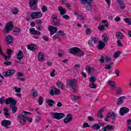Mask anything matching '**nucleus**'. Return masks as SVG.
Segmentation results:
<instances>
[{
  "instance_id": "f257e3e1",
  "label": "nucleus",
  "mask_w": 131,
  "mask_h": 131,
  "mask_svg": "<svg viewBox=\"0 0 131 131\" xmlns=\"http://www.w3.org/2000/svg\"><path fill=\"white\" fill-rule=\"evenodd\" d=\"M76 82H77V80L76 79L68 80L66 86L71 88V89L73 90V92L75 93L76 92V88L77 86Z\"/></svg>"
},
{
  "instance_id": "f03ea898",
  "label": "nucleus",
  "mask_w": 131,
  "mask_h": 131,
  "mask_svg": "<svg viewBox=\"0 0 131 131\" xmlns=\"http://www.w3.org/2000/svg\"><path fill=\"white\" fill-rule=\"evenodd\" d=\"M31 113L28 112H23L20 114L18 115L17 116V119L20 122L22 123L23 122H26L27 121V114H31Z\"/></svg>"
},
{
  "instance_id": "7ed1b4c3",
  "label": "nucleus",
  "mask_w": 131,
  "mask_h": 131,
  "mask_svg": "<svg viewBox=\"0 0 131 131\" xmlns=\"http://www.w3.org/2000/svg\"><path fill=\"white\" fill-rule=\"evenodd\" d=\"M51 115L53 118L57 120H60V119L65 117V114L62 113H51Z\"/></svg>"
},
{
  "instance_id": "20e7f679",
  "label": "nucleus",
  "mask_w": 131,
  "mask_h": 131,
  "mask_svg": "<svg viewBox=\"0 0 131 131\" xmlns=\"http://www.w3.org/2000/svg\"><path fill=\"white\" fill-rule=\"evenodd\" d=\"M5 103L6 105H9V104H10V108H12L13 106V107H15L17 105V102L16 101V100L13 99L12 98H7L6 100Z\"/></svg>"
},
{
  "instance_id": "39448f33",
  "label": "nucleus",
  "mask_w": 131,
  "mask_h": 131,
  "mask_svg": "<svg viewBox=\"0 0 131 131\" xmlns=\"http://www.w3.org/2000/svg\"><path fill=\"white\" fill-rule=\"evenodd\" d=\"M37 3H38V0H30L29 2V5L33 11H35L37 9V7L36 6Z\"/></svg>"
},
{
  "instance_id": "423d86ee",
  "label": "nucleus",
  "mask_w": 131,
  "mask_h": 131,
  "mask_svg": "<svg viewBox=\"0 0 131 131\" xmlns=\"http://www.w3.org/2000/svg\"><path fill=\"white\" fill-rule=\"evenodd\" d=\"M13 28H14V24H13V22L10 21L9 23L6 25L4 31L6 33H9Z\"/></svg>"
},
{
  "instance_id": "0eeeda50",
  "label": "nucleus",
  "mask_w": 131,
  "mask_h": 131,
  "mask_svg": "<svg viewBox=\"0 0 131 131\" xmlns=\"http://www.w3.org/2000/svg\"><path fill=\"white\" fill-rule=\"evenodd\" d=\"M60 93H61V90L53 86L51 87L49 94L50 96H54V95H59Z\"/></svg>"
},
{
  "instance_id": "6e6552de",
  "label": "nucleus",
  "mask_w": 131,
  "mask_h": 131,
  "mask_svg": "<svg viewBox=\"0 0 131 131\" xmlns=\"http://www.w3.org/2000/svg\"><path fill=\"white\" fill-rule=\"evenodd\" d=\"M31 17L32 19H39L42 17V13L40 12H33L31 14Z\"/></svg>"
},
{
  "instance_id": "1a4fd4ad",
  "label": "nucleus",
  "mask_w": 131,
  "mask_h": 131,
  "mask_svg": "<svg viewBox=\"0 0 131 131\" xmlns=\"http://www.w3.org/2000/svg\"><path fill=\"white\" fill-rule=\"evenodd\" d=\"M16 73V70L14 69H9L7 71L3 73V75L5 77H9V76H12Z\"/></svg>"
},
{
  "instance_id": "9d476101",
  "label": "nucleus",
  "mask_w": 131,
  "mask_h": 131,
  "mask_svg": "<svg viewBox=\"0 0 131 131\" xmlns=\"http://www.w3.org/2000/svg\"><path fill=\"white\" fill-rule=\"evenodd\" d=\"M116 118V115H115V113L114 112H112V113H109L106 114V117L104 119V121H106L108 122L109 120H108V118H112V119H115Z\"/></svg>"
},
{
  "instance_id": "9b49d317",
  "label": "nucleus",
  "mask_w": 131,
  "mask_h": 131,
  "mask_svg": "<svg viewBox=\"0 0 131 131\" xmlns=\"http://www.w3.org/2000/svg\"><path fill=\"white\" fill-rule=\"evenodd\" d=\"M98 42V38H90L89 41H88V45L90 47H92V46H95L97 45Z\"/></svg>"
},
{
  "instance_id": "f8f14e48",
  "label": "nucleus",
  "mask_w": 131,
  "mask_h": 131,
  "mask_svg": "<svg viewBox=\"0 0 131 131\" xmlns=\"http://www.w3.org/2000/svg\"><path fill=\"white\" fill-rule=\"evenodd\" d=\"M48 30L50 32V35H53L54 33H56V32L58 31V28H57V27H54L53 26H49Z\"/></svg>"
},
{
  "instance_id": "ddd939ff",
  "label": "nucleus",
  "mask_w": 131,
  "mask_h": 131,
  "mask_svg": "<svg viewBox=\"0 0 131 131\" xmlns=\"http://www.w3.org/2000/svg\"><path fill=\"white\" fill-rule=\"evenodd\" d=\"M128 112H129V109L126 107H121L120 109V114L121 116H123L124 114H126Z\"/></svg>"
},
{
  "instance_id": "4468645a",
  "label": "nucleus",
  "mask_w": 131,
  "mask_h": 131,
  "mask_svg": "<svg viewBox=\"0 0 131 131\" xmlns=\"http://www.w3.org/2000/svg\"><path fill=\"white\" fill-rule=\"evenodd\" d=\"M12 122H10V120H4L2 121L1 124L3 126L6 127V128H9L8 125H10Z\"/></svg>"
},
{
  "instance_id": "2eb2a0df",
  "label": "nucleus",
  "mask_w": 131,
  "mask_h": 131,
  "mask_svg": "<svg viewBox=\"0 0 131 131\" xmlns=\"http://www.w3.org/2000/svg\"><path fill=\"white\" fill-rule=\"evenodd\" d=\"M85 70L87 71V72L90 74V75H92L93 73H94L95 70L94 68L90 67L89 66H87L85 67Z\"/></svg>"
},
{
  "instance_id": "dca6fc26",
  "label": "nucleus",
  "mask_w": 131,
  "mask_h": 131,
  "mask_svg": "<svg viewBox=\"0 0 131 131\" xmlns=\"http://www.w3.org/2000/svg\"><path fill=\"white\" fill-rule=\"evenodd\" d=\"M72 121V115L68 114L63 120L64 123L67 124Z\"/></svg>"
},
{
  "instance_id": "f3484780",
  "label": "nucleus",
  "mask_w": 131,
  "mask_h": 131,
  "mask_svg": "<svg viewBox=\"0 0 131 131\" xmlns=\"http://www.w3.org/2000/svg\"><path fill=\"white\" fill-rule=\"evenodd\" d=\"M79 48L77 47H73L69 50V53L73 55H77Z\"/></svg>"
},
{
  "instance_id": "a211bd4d",
  "label": "nucleus",
  "mask_w": 131,
  "mask_h": 131,
  "mask_svg": "<svg viewBox=\"0 0 131 131\" xmlns=\"http://www.w3.org/2000/svg\"><path fill=\"white\" fill-rule=\"evenodd\" d=\"M6 42L8 45H11L14 42V37L12 35H8L6 37Z\"/></svg>"
},
{
  "instance_id": "6ab92c4d",
  "label": "nucleus",
  "mask_w": 131,
  "mask_h": 131,
  "mask_svg": "<svg viewBox=\"0 0 131 131\" xmlns=\"http://www.w3.org/2000/svg\"><path fill=\"white\" fill-rule=\"evenodd\" d=\"M125 100V96H121L118 99V102L117 103V106H119V105H121V104H123V102Z\"/></svg>"
},
{
  "instance_id": "aec40b11",
  "label": "nucleus",
  "mask_w": 131,
  "mask_h": 131,
  "mask_svg": "<svg viewBox=\"0 0 131 131\" xmlns=\"http://www.w3.org/2000/svg\"><path fill=\"white\" fill-rule=\"evenodd\" d=\"M58 11H59L61 16H63V15L66 14L67 12V10L61 6L58 7Z\"/></svg>"
},
{
  "instance_id": "412c9836",
  "label": "nucleus",
  "mask_w": 131,
  "mask_h": 131,
  "mask_svg": "<svg viewBox=\"0 0 131 131\" xmlns=\"http://www.w3.org/2000/svg\"><path fill=\"white\" fill-rule=\"evenodd\" d=\"M38 60L41 62L45 60V54L42 52H39L38 55Z\"/></svg>"
},
{
  "instance_id": "4be33fe9",
  "label": "nucleus",
  "mask_w": 131,
  "mask_h": 131,
  "mask_svg": "<svg viewBox=\"0 0 131 131\" xmlns=\"http://www.w3.org/2000/svg\"><path fill=\"white\" fill-rule=\"evenodd\" d=\"M106 45H105V43L103 42L102 40H100L98 42V49L99 50H103V48H105Z\"/></svg>"
},
{
  "instance_id": "5701e85b",
  "label": "nucleus",
  "mask_w": 131,
  "mask_h": 131,
  "mask_svg": "<svg viewBox=\"0 0 131 131\" xmlns=\"http://www.w3.org/2000/svg\"><path fill=\"white\" fill-rule=\"evenodd\" d=\"M80 3L82 5H91V4H93L94 3V0H80Z\"/></svg>"
},
{
  "instance_id": "b1692460",
  "label": "nucleus",
  "mask_w": 131,
  "mask_h": 131,
  "mask_svg": "<svg viewBox=\"0 0 131 131\" xmlns=\"http://www.w3.org/2000/svg\"><path fill=\"white\" fill-rule=\"evenodd\" d=\"M116 37L118 38V39H123L124 38V36H123V34L120 32H117L116 33Z\"/></svg>"
},
{
  "instance_id": "393cba45",
  "label": "nucleus",
  "mask_w": 131,
  "mask_h": 131,
  "mask_svg": "<svg viewBox=\"0 0 131 131\" xmlns=\"http://www.w3.org/2000/svg\"><path fill=\"white\" fill-rule=\"evenodd\" d=\"M27 48L30 51H34V50H36L37 46L34 44H30L28 45Z\"/></svg>"
},
{
  "instance_id": "a878e982",
  "label": "nucleus",
  "mask_w": 131,
  "mask_h": 131,
  "mask_svg": "<svg viewBox=\"0 0 131 131\" xmlns=\"http://www.w3.org/2000/svg\"><path fill=\"white\" fill-rule=\"evenodd\" d=\"M23 57H24L23 52L22 50H19L18 53L17 54V59L18 60H22V59H23Z\"/></svg>"
},
{
  "instance_id": "bb28decb",
  "label": "nucleus",
  "mask_w": 131,
  "mask_h": 131,
  "mask_svg": "<svg viewBox=\"0 0 131 131\" xmlns=\"http://www.w3.org/2000/svg\"><path fill=\"white\" fill-rule=\"evenodd\" d=\"M56 85L60 89V90H64V83L61 81H58L56 82Z\"/></svg>"
},
{
  "instance_id": "cd10ccee",
  "label": "nucleus",
  "mask_w": 131,
  "mask_h": 131,
  "mask_svg": "<svg viewBox=\"0 0 131 131\" xmlns=\"http://www.w3.org/2000/svg\"><path fill=\"white\" fill-rule=\"evenodd\" d=\"M102 129L106 131V130L108 129V130H113L114 129V126L111 125H107L105 127H103Z\"/></svg>"
},
{
  "instance_id": "c85d7f7f",
  "label": "nucleus",
  "mask_w": 131,
  "mask_h": 131,
  "mask_svg": "<svg viewBox=\"0 0 131 131\" xmlns=\"http://www.w3.org/2000/svg\"><path fill=\"white\" fill-rule=\"evenodd\" d=\"M46 102L48 104L49 106L53 107L54 104H55V101L53 99H48L46 101Z\"/></svg>"
},
{
  "instance_id": "c756f323",
  "label": "nucleus",
  "mask_w": 131,
  "mask_h": 131,
  "mask_svg": "<svg viewBox=\"0 0 131 131\" xmlns=\"http://www.w3.org/2000/svg\"><path fill=\"white\" fill-rule=\"evenodd\" d=\"M91 127L93 128V129L98 130L101 128V126H100L99 124H94L93 125L91 126Z\"/></svg>"
},
{
  "instance_id": "7c9ffc66",
  "label": "nucleus",
  "mask_w": 131,
  "mask_h": 131,
  "mask_svg": "<svg viewBox=\"0 0 131 131\" xmlns=\"http://www.w3.org/2000/svg\"><path fill=\"white\" fill-rule=\"evenodd\" d=\"M77 56L78 57H82L83 56H84V52L79 48V50L77 53Z\"/></svg>"
},
{
  "instance_id": "2f4dec72",
  "label": "nucleus",
  "mask_w": 131,
  "mask_h": 131,
  "mask_svg": "<svg viewBox=\"0 0 131 131\" xmlns=\"http://www.w3.org/2000/svg\"><path fill=\"white\" fill-rule=\"evenodd\" d=\"M20 31H21V29H20V28L18 27L15 28L13 30V32L15 35H18V34L20 33Z\"/></svg>"
},
{
  "instance_id": "473e14b6",
  "label": "nucleus",
  "mask_w": 131,
  "mask_h": 131,
  "mask_svg": "<svg viewBox=\"0 0 131 131\" xmlns=\"http://www.w3.org/2000/svg\"><path fill=\"white\" fill-rule=\"evenodd\" d=\"M108 85H110V86H112V88H115L116 86H115L116 85V83H115V82L112 81V80H109L107 82Z\"/></svg>"
},
{
  "instance_id": "72a5a7b5",
  "label": "nucleus",
  "mask_w": 131,
  "mask_h": 131,
  "mask_svg": "<svg viewBox=\"0 0 131 131\" xmlns=\"http://www.w3.org/2000/svg\"><path fill=\"white\" fill-rule=\"evenodd\" d=\"M108 25H100L98 27V30H100V31H103V30H105V27H108Z\"/></svg>"
},
{
  "instance_id": "f704fd0d",
  "label": "nucleus",
  "mask_w": 131,
  "mask_h": 131,
  "mask_svg": "<svg viewBox=\"0 0 131 131\" xmlns=\"http://www.w3.org/2000/svg\"><path fill=\"white\" fill-rule=\"evenodd\" d=\"M115 88L116 89L117 95H121V93L122 92V90H121V89L117 86H116Z\"/></svg>"
},
{
  "instance_id": "c9c22d12",
  "label": "nucleus",
  "mask_w": 131,
  "mask_h": 131,
  "mask_svg": "<svg viewBox=\"0 0 131 131\" xmlns=\"http://www.w3.org/2000/svg\"><path fill=\"white\" fill-rule=\"evenodd\" d=\"M113 62H111L108 64L105 65L104 68L105 69H106L107 70H109L112 68V65H113Z\"/></svg>"
},
{
  "instance_id": "e433bc0d",
  "label": "nucleus",
  "mask_w": 131,
  "mask_h": 131,
  "mask_svg": "<svg viewBox=\"0 0 131 131\" xmlns=\"http://www.w3.org/2000/svg\"><path fill=\"white\" fill-rule=\"evenodd\" d=\"M121 54V51H117L116 53H115L114 55V58L115 59H117L119 56Z\"/></svg>"
},
{
  "instance_id": "4c0bfd02",
  "label": "nucleus",
  "mask_w": 131,
  "mask_h": 131,
  "mask_svg": "<svg viewBox=\"0 0 131 131\" xmlns=\"http://www.w3.org/2000/svg\"><path fill=\"white\" fill-rule=\"evenodd\" d=\"M52 25H54V26H59V25H60V20H53L52 21Z\"/></svg>"
},
{
  "instance_id": "58836bf2",
  "label": "nucleus",
  "mask_w": 131,
  "mask_h": 131,
  "mask_svg": "<svg viewBox=\"0 0 131 131\" xmlns=\"http://www.w3.org/2000/svg\"><path fill=\"white\" fill-rule=\"evenodd\" d=\"M11 12H12V14H13L14 15H17V14H18V12H19V10H18V8H14L12 9Z\"/></svg>"
},
{
  "instance_id": "ea45409f",
  "label": "nucleus",
  "mask_w": 131,
  "mask_h": 131,
  "mask_svg": "<svg viewBox=\"0 0 131 131\" xmlns=\"http://www.w3.org/2000/svg\"><path fill=\"white\" fill-rule=\"evenodd\" d=\"M86 10L89 11H91L93 10V6H92V4H89V5L86 6Z\"/></svg>"
},
{
  "instance_id": "a19ab883",
  "label": "nucleus",
  "mask_w": 131,
  "mask_h": 131,
  "mask_svg": "<svg viewBox=\"0 0 131 131\" xmlns=\"http://www.w3.org/2000/svg\"><path fill=\"white\" fill-rule=\"evenodd\" d=\"M112 59L111 57L108 56H106L104 57V62H105V63H108V62H110V61H111Z\"/></svg>"
},
{
  "instance_id": "79ce46f5",
  "label": "nucleus",
  "mask_w": 131,
  "mask_h": 131,
  "mask_svg": "<svg viewBox=\"0 0 131 131\" xmlns=\"http://www.w3.org/2000/svg\"><path fill=\"white\" fill-rule=\"evenodd\" d=\"M89 79L91 83H94L95 82H96V77L94 76L90 77Z\"/></svg>"
},
{
  "instance_id": "37998d69",
  "label": "nucleus",
  "mask_w": 131,
  "mask_h": 131,
  "mask_svg": "<svg viewBox=\"0 0 131 131\" xmlns=\"http://www.w3.org/2000/svg\"><path fill=\"white\" fill-rule=\"evenodd\" d=\"M89 88H90V89H97V85L94 83H91L89 84Z\"/></svg>"
},
{
  "instance_id": "c03bdc74",
  "label": "nucleus",
  "mask_w": 131,
  "mask_h": 131,
  "mask_svg": "<svg viewBox=\"0 0 131 131\" xmlns=\"http://www.w3.org/2000/svg\"><path fill=\"white\" fill-rule=\"evenodd\" d=\"M38 96V92L37 91H33L32 96L33 98H36Z\"/></svg>"
},
{
  "instance_id": "a18cd8bd",
  "label": "nucleus",
  "mask_w": 131,
  "mask_h": 131,
  "mask_svg": "<svg viewBox=\"0 0 131 131\" xmlns=\"http://www.w3.org/2000/svg\"><path fill=\"white\" fill-rule=\"evenodd\" d=\"M43 102V98H42V97L40 96L38 99L39 105H42Z\"/></svg>"
},
{
  "instance_id": "49530a36",
  "label": "nucleus",
  "mask_w": 131,
  "mask_h": 131,
  "mask_svg": "<svg viewBox=\"0 0 131 131\" xmlns=\"http://www.w3.org/2000/svg\"><path fill=\"white\" fill-rule=\"evenodd\" d=\"M57 33L58 34V35H62V36H64L65 35V32H64V31L62 30H59L58 31Z\"/></svg>"
},
{
  "instance_id": "de8ad7c7",
  "label": "nucleus",
  "mask_w": 131,
  "mask_h": 131,
  "mask_svg": "<svg viewBox=\"0 0 131 131\" xmlns=\"http://www.w3.org/2000/svg\"><path fill=\"white\" fill-rule=\"evenodd\" d=\"M102 40H103V42H107V41H108V37L107 36L102 35Z\"/></svg>"
},
{
  "instance_id": "09e8293b",
  "label": "nucleus",
  "mask_w": 131,
  "mask_h": 131,
  "mask_svg": "<svg viewBox=\"0 0 131 131\" xmlns=\"http://www.w3.org/2000/svg\"><path fill=\"white\" fill-rule=\"evenodd\" d=\"M124 21L126 22V23H127L129 25H131V19L129 18H126L124 19Z\"/></svg>"
},
{
  "instance_id": "8fccbe9b",
  "label": "nucleus",
  "mask_w": 131,
  "mask_h": 131,
  "mask_svg": "<svg viewBox=\"0 0 131 131\" xmlns=\"http://www.w3.org/2000/svg\"><path fill=\"white\" fill-rule=\"evenodd\" d=\"M4 65H6L7 66H11V65H12V62L9 61V60L4 62Z\"/></svg>"
},
{
  "instance_id": "3c124183",
  "label": "nucleus",
  "mask_w": 131,
  "mask_h": 131,
  "mask_svg": "<svg viewBox=\"0 0 131 131\" xmlns=\"http://www.w3.org/2000/svg\"><path fill=\"white\" fill-rule=\"evenodd\" d=\"M99 62L101 63H104L105 62V57L103 55L101 56L100 59L99 60Z\"/></svg>"
},
{
  "instance_id": "603ef678",
  "label": "nucleus",
  "mask_w": 131,
  "mask_h": 131,
  "mask_svg": "<svg viewBox=\"0 0 131 131\" xmlns=\"http://www.w3.org/2000/svg\"><path fill=\"white\" fill-rule=\"evenodd\" d=\"M14 91L15 93H21V88H18L17 87H14Z\"/></svg>"
},
{
  "instance_id": "864d4df0",
  "label": "nucleus",
  "mask_w": 131,
  "mask_h": 131,
  "mask_svg": "<svg viewBox=\"0 0 131 131\" xmlns=\"http://www.w3.org/2000/svg\"><path fill=\"white\" fill-rule=\"evenodd\" d=\"M55 72H56V70H53V71L50 73V76L51 77H55V76H56Z\"/></svg>"
},
{
  "instance_id": "5fc2aeb1",
  "label": "nucleus",
  "mask_w": 131,
  "mask_h": 131,
  "mask_svg": "<svg viewBox=\"0 0 131 131\" xmlns=\"http://www.w3.org/2000/svg\"><path fill=\"white\" fill-rule=\"evenodd\" d=\"M3 103H5V104H6V100H5L4 97H2L0 99V103L3 104Z\"/></svg>"
},
{
  "instance_id": "6e6d98bb",
  "label": "nucleus",
  "mask_w": 131,
  "mask_h": 131,
  "mask_svg": "<svg viewBox=\"0 0 131 131\" xmlns=\"http://www.w3.org/2000/svg\"><path fill=\"white\" fill-rule=\"evenodd\" d=\"M29 30H30V34H33V35H34V31L35 30V29L32 28H30Z\"/></svg>"
},
{
  "instance_id": "4d7b16f0",
  "label": "nucleus",
  "mask_w": 131,
  "mask_h": 131,
  "mask_svg": "<svg viewBox=\"0 0 131 131\" xmlns=\"http://www.w3.org/2000/svg\"><path fill=\"white\" fill-rule=\"evenodd\" d=\"M42 11L45 13V12H47L48 11V8H47V6H43L41 8Z\"/></svg>"
},
{
  "instance_id": "13d9d810",
  "label": "nucleus",
  "mask_w": 131,
  "mask_h": 131,
  "mask_svg": "<svg viewBox=\"0 0 131 131\" xmlns=\"http://www.w3.org/2000/svg\"><path fill=\"white\" fill-rule=\"evenodd\" d=\"M86 34H88V35H90L91 33H92V30L91 29H87L85 31Z\"/></svg>"
},
{
  "instance_id": "bf43d9fd",
  "label": "nucleus",
  "mask_w": 131,
  "mask_h": 131,
  "mask_svg": "<svg viewBox=\"0 0 131 131\" xmlns=\"http://www.w3.org/2000/svg\"><path fill=\"white\" fill-rule=\"evenodd\" d=\"M11 108H12V113L14 114L17 112V108L16 106H14V107L12 106Z\"/></svg>"
},
{
  "instance_id": "052dcab7",
  "label": "nucleus",
  "mask_w": 131,
  "mask_h": 131,
  "mask_svg": "<svg viewBox=\"0 0 131 131\" xmlns=\"http://www.w3.org/2000/svg\"><path fill=\"white\" fill-rule=\"evenodd\" d=\"M40 34H41V33L40 31H38L35 29L34 35H40Z\"/></svg>"
},
{
  "instance_id": "680f3d73",
  "label": "nucleus",
  "mask_w": 131,
  "mask_h": 131,
  "mask_svg": "<svg viewBox=\"0 0 131 131\" xmlns=\"http://www.w3.org/2000/svg\"><path fill=\"white\" fill-rule=\"evenodd\" d=\"M4 57L5 58V61H10V58H11V56H9V55H6L5 54H4Z\"/></svg>"
},
{
  "instance_id": "e2e57ef3",
  "label": "nucleus",
  "mask_w": 131,
  "mask_h": 131,
  "mask_svg": "<svg viewBox=\"0 0 131 131\" xmlns=\"http://www.w3.org/2000/svg\"><path fill=\"white\" fill-rule=\"evenodd\" d=\"M7 51V55H8V56H11V55H12V53H13V51H12L11 49H8Z\"/></svg>"
},
{
  "instance_id": "0e129e2a",
  "label": "nucleus",
  "mask_w": 131,
  "mask_h": 131,
  "mask_svg": "<svg viewBox=\"0 0 131 131\" xmlns=\"http://www.w3.org/2000/svg\"><path fill=\"white\" fill-rule=\"evenodd\" d=\"M98 124L100 125V126H104V123L102 122L101 120H98Z\"/></svg>"
},
{
  "instance_id": "69168bd1",
  "label": "nucleus",
  "mask_w": 131,
  "mask_h": 131,
  "mask_svg": "<svg viewBox=\"0 0 131 131\" xmlns=\"http://www.w3.org/2000/svg\"><path fill=\"white\" fill-rule=\"evenodd\" d=\"M120 7L122 10H124V9H125V5H124V4L123 3H122V4H120Z\"/></svg>"
},
{
  "instance_id": "338daca9",
  "label": "nucleus",
  "mask_w": 131,
  "mask_h": 131,
  "mask_svg": "<svg viewBox=\"0 0 131 131\" xmlns=\"http://www.w3.org/2000/svg\"><path fill=\"white\" fill-rule=\"evenodd\" d=\"M17 77H19V76L23 77V76H24V74H23V73H21V72H18L17 74Z\"/></svg>"
},
{
  "instance_id": "774afa93",
  "label": "nucleus",
  "mask_w": 131,
  "mask_h": 131,
  "mask_svg": "<svg viewBox=\"0 0 131 131\" xmlns=\"http://www.w3.org/2000/svg\"><path fill=\"white\" fill-rule=\"evenodd\" d=\"M42 39L45 40V41H48L49 40V37L48 36L45 35L42 37Z\"/></svg>"
}]
</instances>
